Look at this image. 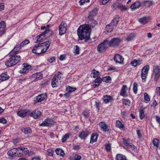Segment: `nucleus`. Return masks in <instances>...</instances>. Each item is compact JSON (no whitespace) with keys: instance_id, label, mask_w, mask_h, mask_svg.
I'll return each instance as SVG.
<instances>
[{"instance_id":"9","label":"nucleus","mask_w":160,"mask_h":160,"mask_svg":"<svg viewBox=\"0 0 160 160\" xmlns=\"http://www.w3.org/2000/svg\"><path fill=\"white\" fill-rule=\"evenodd\" d=\"M149 69V66L147 65L145 66L142 69L141 76L143 82H145L146 81V78Z\"/></svg>"},{"instance_id":"26","label":"nucleus","mask_w":160,"mask_h":160,"mask_svg":"<svg viewBox=\"0 0 160 160\" xmlns=\"http://www.w3.org/2000/svg\"><path fill=\"white\" fill-rule=\"evenodd\" d=\"M9 78V77L7 72L2 73L0 75V80L2 81L7 80Z\"/></svg>"},{"instance_id":"6","label":"nucleus","mask_w":160,"mask_h":160,"mask_svg":"<svg viewBox=\"0 0 160 160\" xmlns=\"http://www.w3.org/2000/svg\"><path fill=\"white\" fill-rule=\"evenodd\" d=\"M107 42V39H106L102 42L99 44L97 48L98 51L101 53L105 52L108 47H109Z\"/></svg>"},{"instance_id":"20","label":"nucleus","mask_w":160,"mask_h":160,"mask_svg":"<svg viewBox=\"0 0 160 160\" xmlns=\"http://www.w3.org/2000/svg\"><path fill=\"white\" fill-rule=\"evenodd\" d=\"M142 5H143L142 3L139 1H136L131 5L130 8L132 9H134L139 8Z\"/></svg>"},{"instance_id":"49","label":"nucleus","mask_w":160,"mask_h":160,"mask_svg":"<svg viewBox=\"0 0 160 160\" xmlns=\"http://www.w3.org/2000/svg\"><path fill=\"white\" fill-rule=\"evenodd\" d=\"M42 36H45L44 35L42 34V33L37 37V41L38 42H42V40L43 39V38L42 37Z\"/></svg>"},{"instance_id":"61","label":"nucleus","mask_w":160,"mask_h":160,"mask_svg":"<svg viewBox=\"0 0 160 160\" xmlns=\"http://www.w3.org/2000/svg\"><path fill=\"white\" fill-rule=\"evenodd\" d=\"M89 2V0H80L79 1V3L81 5L84 4L85 2Z\"/></svg>"},{"instance_id":"31","label":"nucleus","mask_w":160,"mask_h":160,"mask_svg":"<svg viewBox=\"0 0 160 160\" xmlns=\"http://www.w3.org/2000/svg\"><path fill=\"white\" fill-rule=\"evenodd\" d=\"M55 152L58 155L62 157H63L65 154L64 151L59 148H57L55 150Z\"/></svg>"},{"instance_id":"13","label":"nucleus","mask_w":160,"mask_h":160,"mask_svg":"<svg viewBox=\"0 0 160 160\" xmlns=\"http://www.w3.org/2000/svg\"><path fill=\"white\" fill-rule=\"evenodd\" d=\"M30 114V111L27 109L22 110L17 112L18 115L22 118H24Z\"/></svg>"},{"instance_id":"23","label":"nucleus","mask_w":160,"mask_h":160,"mask_svg":"<svg viewBox=\"0 0 160 160\" xmlns=\"http://www.w3.org/2000/svg\"><path fill=\"white\" fill-rule=\"evenodd\" d=\"M119 18V17L118 15H115L110 23V25H113L114 27L116 26L118 22Z\"/></svg>"},{"instance_id":"57","label":"nucleus","mask_w":160,"mask_h":160,"mask_svg":"<svg viewBox=\"0 0 160 160\" xmlns=\"http://www.w3.org/2000/svg\"><path fill=\"white\" fill-rule=\"evenodd\" d=\"M76 48L75 50H74V53H75L76 54H78L79 53V48L78 46V45H76L75 46Z\"/></svg>"},{"instance_id":"60","label":"nucleus","mask_w":160,"mask_h":160,"mask_svg":"<svg viewBox=\"0 0 160 160\" xmlns=\"http://www.w3.org/2000/svg\"><path fill=\"white\" fill-rule=\"evenodd\" d=\"M97 22L95 20H93L92 21V22L90 24L91 27L92 28H93L96 25H97Z\"/></svg>"},{"instance_id":"10","label":"nucleus","mask_w":160,"mask_h":160,"mask_svg":"<svg viewBox=\"0 0 160 160\" xmlns=\"http://www.w3.org/2000/svg\"><path fill=\"white\" fill-rule=\"evenodd\" d=\"M43 77V75L40 72L36 73L33 74L29 78V79L32 82H34L41 79Z\"/></svg>"},{"instance_id":"4","label":"nucleus","mask_w":160,"mask_h":160,"mask_svg":"<svg viewBox=\"0 0 160 160\" xmlns=\"http://www.w3.org/2000/svg\"><path fill=\"white\" fill-rule=\"evenodd\" d=\"M107 42L109 47L116 48L119 46L121 40L119 38H115L112 39L110 41L107 39Z\"/></svg>"},{"instance_id":"39","label":"nucleus","mask_w":160,"mask_h":160,"mask_svg":"<svg viewBox=\"0 0 160 160\" xmlns=\"http://www.w3.org/2000/svg\"><path fill=\"white\" fill-rule=\"evenodd\" d=\"M81 158V156L80 155H75L73 157L70 158V160H80Z\"/></svg>"},{"instance_id":"15","label":"nucleus","mask_w":160,"mask_h":160,"mask_svg":"<svg viewBox=\"0 0 160 160\" xmlns=\"http://www.w3.org/2000/svg\"><path fill=\"white\" fill-rule=\"evenodd\" d=\"M101 130L104 132H107L109 131V127L105 123L102 122L98 124Z\"/></svg>"},{"instance_id":"30","label":"nucleus","mask_w":160,"mask_h":160,"mask_svg":"<svg viewBox=\"0 0 160 160\" xmlns=\"http://www.w3.org/2000/svg\"><path fill=\"white\" fill-rule=\"evenodd\" d=\"M116 160H127L125 156L120 154L116 155Z\"/></svg>"},{"instance_id":"55","label":"nucleus","mask_w":160,"mask_h":160,"mask_svg":"<svg viewBox=\"0 0 160 160\" xmlns=\"http://www.w3.org/2000/svg\"><path fill=\"white\" fill-rule=\"evenodd\" d=\"M123 143L126 148H127L130 143L129 142V141L126 139L123 140Z\"/></svg>"},{"instance_id":"36","label":"nucleus","mask_w":160,"mask_h":160,"mask_svg":"<svg viewBox=\"0 0 160 160\" xmlns=\"http://www.w3.org/2000/svg\"><path fill=\"white\" fill-rule=\"evenodd\" d=\"M23 68L26 70V72H28V71L31 70L32 69L31 66L27 63H24L23 64Z\"/></svg>"},{"instance_id":"37","label":"nucleus","mask_w":160,"mask_h":160,"mask_svg":"<svg viewBox=\"0 0 160 160\" xmlns=\"http://www.w3.org/2000/svg\"><path fill=\"white\" fill-rule=\"evenodd\" d=\"M129 151H135L136 148V147L132 143H130L128 146L127 148Z\"/></svg>"},{"instance_id":"25","label":"nucleus","mask_w":160,"mask_h":160,"mask_svg":"<svg viewBox=\"0 0 160 160\" xmlns=\"http://www.w3.org/2000/svg\"><path fill=\"white\" fill-rule=\"evenodd\" d=\"M150 20L149 17H143L140 18L138 21L141 23L144 24L147 23Z\"/></svg>"},{"instance_id":"62","label":"nucleus","mask_w":160,"mask_h":160,"mask_svg":"<svg viewBox=\"0 0 160 160\" xmlns=\"http://www.w3.org/2000/svg\"><path fill=\"white\" fill-rule=\"evenodd\" d=\"M0 122L5 124L7 122V120L4 118H2L0 119Z\"/></svg>"},{"instance_id":"48","label":"nucleus","mask_w":160,"mask_h":160,"mask_svg":"<svg viewBox=\"0 0 160 160\" xmlns=\"http://www.w3.org/2000/svg\"><path fill=\"white\" fill-rule=\"evenodd\" d=\"M83 115L84 118L87 119L89 116V112L88 111H84L83 112Z\"/></svg>"},{"instance_id":"58","label":"nucleus","mask_w":160,"mask_h":160,"mask_svg":"<svg viewBox=\"0 0 160 160\" xmlns=\"http://www.w3.org/2000/svg\"><path fill=\"white\" fill-rule=\"evenodd\" d=\"M97 13V10L96 9H94L90 12V15L92 16H93L95 15Z\"/></svg>"},{"instance_id":"59","label":"nucleus","mask_w":160,"mask_h":160,"mask_svg":"<svg viewBox=\"0 0 160 160\" xmlns=\"http://www.w3.org/2000/svg\"><path fill=\"white\" fill-rule=\"evenodd\" d=\"M123 103L125 105H129L130 103V102L129 100L126 99L123 102Z\"/></svg>"},{"instance_id":"7","label":"nucleus","mask_w":160,"mask_h":160,"mask_svg":"<svg viewBox=\"0 0 160 160\" xmlns=\"http://www.w3.org/2000/svg\"><path fill=\"white\" fill-rule=\"evenodd\" d=\"M152 77L154 81H157L160 76V68L158 66H156L153 68Z\"/></svg>"},{"instance_id":"38","label":"nucleus","mask_w":160,"mask_h":160,"mask_svg":"<svg viewBox=\"0 0 160 160\" xmlns=\"http://www.w3.org/2000/svg\"><path fill=\"white\" fill-rule=\"evenodd\" d=\"M116 126L120 129H122L124 127V125L122 123L118 120H117L116 122Z\"/></svg>"},{"instance_id":"33","label":"nucleus","mask_w":160,"mask_h":160,"mask_svg":"<svg viewBox=\"0 0 160 160\" xmlns=\"http://www.w3.org/2000/svg\"><path fill=\"white\" fill-rule=\"evenodd\" d=\"M136 34L134 33H131L126 38V40L128 41H130L133 40L136 37Z\"/></svg>"},{"instance_id":"46","label":"nucleus","mask_w":160,"mask_h":160,"mask_svg":"<svg viewBox=\"0 0 160 160\" xmlns=\"http://www.w3.org/2000/svg\"><path fill=\"white\" fill-rule=\"evenodd\" d=\"M102 79V81L106 82H109L111 80V78L109 76L104 77Z\"/></svg>"},{"instance_id":"2","label":"nucleus","mask_w":160,"mask_h":160,"mask_svg":"<svg viewBox=\"0 0 160 160\" xmlns=\"http://www.w3.org/2000/svg\"><path fill=\"white\" fill-rule=\"evenodd\" d=\"M51 42L47 41L41 43H39L37 46H34L32 50V52L37 54H40L45 52L49 47Z\"/></svg>"},{"instance_id":"11","label":"nucleus","mask_w":160,"mask_h":160,"mask_svg":"<svg viewBox=\"0 0 160 160\" xmlns=\"http://www.w3.org/2000/svg\"><path fill=\"white\" fill-rule=\"evenodd\" d=\"M67 24L64 22H62L59 26V34L60 35L65 34L66 31Z\"/></svg>"},{"instance_id":"14","label":"nucleus","mask_w":160,"mask_h":160,"mask_svg":"<svg viewBox=\"0 0 160 160\" xmlns=\"http://www.w3.org/2000/svg\"><path fill=\"white\" fill-rule=\"evenodd\" d=\"M47 97L46 94L43 93L38 95L36 97L34 100V101L36 102H40L45 99Z\"/></svg>"},{"instance_id":"17","label":"nucleus","mask_w":160,"mask_h":160,"mask_svg":"<svg viewBox=\"0 0 160 160\" xmlns=\"http://www.w3.org/2000/svg\"><path fill=\"white\" fill-rule=\"evenodd\" d=\"M114 61L116 63H121L123 60L122 57L118 54L115 55L113 58Z\"/></svg>"},{"instance_id":"5","label":"nucleus","mask_w":160,"mask_h":160,"mask_svg":"<svg viewBox=\"0 0 160 160\" xmlns=\"http://www.w3.org/2000/svg\"><path fill=\"white\" fill-rule=\"evenodd\" d=\"M61 73L59 72L57 75H55L52 79V87H57L60 84L61 76H60Z\"/></svg>"},{"instance_id":"16","label":"nucleus","mask_w":160,"mask_h":160,"mask_svg":"<svg viewBox=\"0 0 160 160\" xmlns=\"http://www.w3.org/2000/svg\"><path fill=\"white\" fill-rule=\"evenodd\" d=\"M89 134V132L88 130H82L80 133L78 137L82 139H85Z\"/></svg>"},{"instance_id":"54","label":"nucleus","mask_w":160,"mask_h":160,"mask_svg":"<svg viewBox=\"0 0 160 160\" xmlns=\"http://www.w3.org/2000/svg\"><path fill=\"white\" fill-rule=\"evenodd\" d=\"M17 156L18 157H21L24 154H24V152L22 151H20L18 149V152H17Z\"/></svg>"},{"instance_id":"27","label":"nucleus","mask_w":160,"mask_h":160,"mask_svg":"<svg viewBox=\"0 0 160 160\" xmlns=\"http://www.w3.org/2000/svg\"><path fill=\"white\" fill-rule=\"evenodd\" d=\"M127 90V87L126 85H123L121 88L120 92V95L124 97L127 96L126 90Z\"/></svg>"},{"instance_id":"56","label":"nucleus","mask_w":160,"mask_h":160,"mask_svg":"<svg viewBox=\"0 0 160 160\" xmlns=\"http://www.w3.org/2000/svg\"><path fill=\"white\" fill-rule=\"evenodd\" d=\"M67 91L69 92H72L75 91L76 90L75 88H72L70 86L67 88Z\"/></svg>"},{"instance_id":"50","label":"nucleus","mask_w":160,"mask_h":160,"mask_svg":"<svg viewBox=\"0 0 160 160\" xmlns=\"http://www.w3.org/2000/svg\"><path fill=\"white\" fill-rule=\"evenodd\" d=\"M69 137V134L68 133L66 134L63 136L62 138V142H65L67 139Z\"/></svg>"},{"instance_id":"64","label":"nucleus","mask_w":160,"mask_h":160,"mask_svg":"<svg viewBox=\"0 0 160 160\" xmlns=\"http://www.w3.org/2000/svg\"><path fill=\"white\" fill-rule=\"evenodd\" d=\"M155 118L157 122L159 124V125L160 126V117L156 116Z\"/></svg>"},{"instance_id":"28","label":"nucleus","mask_w":160,"mask_h":160,"mask_svg":"<svg viewBox=\"0 0 160 160\" xmlns=\"http://www.w3.org/2000/svg\"><path fill=\"white\" fill-rule=\"evenodd\" d=\"M22 131L25 134L29 135L32 132V130L29 127H25L22 129Z\"/></svg>"},{"instance_id":"32","label":"nucleus","mask_w":160,"mask_h":160,"mask_svg":"<svg viewBox=\"0 0 160 160\" xmlns=\"http://www.w3.org/2000/svg\"><path fill=\"white\" fill-rule=\"evenodd\" d=\"M53 33L52 31L50 29H46V30L42 33V34L46 36V34H48V36L52 35Z\"/></svg>"},{"instance_id":"53","label":"nucleus","mask_w":160,"mask_h":160,"mask_svg":"<svg viewBox=\"0 0 160 160\" xmlns=\"http://www.w3.org/2000/svg\"><path fill=\"white\" fill-rule=\"evenodd\" d=\"M106 150L108 151H110L111 150L110 144L109 143L106 144L105 145Z\"/></svg>"},{"instance_id":"47","label":"nucleus","mask_w":160,"mask_h":160,"mask_svg":"<svg viewBox=\"0 0 160 160\" xmlns=\"http://www.w3.org/2000/svg\"><path fill=\"white\" fill-rule=\"evenodd\" d=\"M102 81V78H100L99 77H98L94 81V82L95 83H98L100 85Z\"/></svg>"},{"instance_id":"21","label":"nucleus","mask_w":160,"mask_h":160,"mask_svg":"<svg viewBox=\"0 0 160 160\" xmlns=\"http://www.w3.org/2000/svg\"><path fill=\"white\" fill-rule=\"evenodd\" d=\"M103 100L104 102L108 103L109 102H111L113 99L112 97L110 95H106L103 96Z\"/></svg>"},{"instance_id":"51","label":"nucleus","mask_w":160,"mask_h":160,"mask_svg":"<svg viewBox=\"0 0 160 160\" xmlns=\"http://www.w3.org/2000/svg\"><path fill=\"white\" fill-rule=\"evenodd\" d=\"M47 154L48 156H53V151L50 148L48 149L47 150Z\"/></svg>"},{"instance_id":"18","label":"nucleus","mask_w":160,"mask_h":160,"mask_svg":"<svg viewBox=\"0 0 160 160\" xmlns=\"http://www.w3.org/2000/svg\"><path fill=\"white\" fill-rule=\"evenodd\" d=\"M17 148H14L8 151L7 152V154L12 157L17 156Z\"/></svg>"},{"instance_id":"63","label":"nucleus","mask_w":160,"mask_h":160,"mask_svg":"<svg viewBox=\"0 0 160 160\" xmlns=\"http://www.w3.org/2000/svg\"><path fill=\"white\" fill-rule=\"evenodd\" d=\"M55 60V57H52L49 58L48 59V61L50 62H52Z\"/></svg>"},{"instance_id":"22","label":"nucleus","mask_w":160,"mask_h":160,"mask_svg":"<svg viewBox=\"0 0 160 160\" xmlns=\"http://www.w3.org/2000/svg\"><path fill=\"white\" fill-rule=\"evenodd\" d=\"M41 112L39 111L35 110L33 111L30 114L31 117H33L34 118L36 119L41 115Z\"/></svg>"},{"instance_id":"8","label":"nucleus","mask_w":160,"mask_h":160,"mask_svg":"<svg viewBox=\"0 0 160 160\" xmlns=\"http://www.w3.org/2000/svg\"><path fill=\"white\" fill-rule=\"evenodd\" d=\"M29 42L30 41L28 40L25 39L20 43L17 44L13 49V51H15L16 53H17L22 48Z\"/></svg>"},{"instance_id":"34","label":"nucleus","mask_w":160,"mask_h":160,"mask_svg":"<svg viewBox=\"0 0 160 160\" xmlns=\"http://www.w3.org/2000/svg\"><path fill=\"white\" fill-rule=\"evenodd\" d=\"M114 26L110 25V23L106 26L105 29L108 32H111L114 28Z\"/></svg>"},{"instance_id":"43","label":"nucleus","mask_w":160,"mask_h":160,"mask_svg":"<svg viewBox=\"0 0 160 160\" xmlns=\"http://www.w3.org/2000/svg\"><path fill=\"white\" fill-rule=\"evenodd\" d=\"M17 149L20 151H23L24 154H27L28 152V150L27 148H25L23 147H20L18 148Z\"/></svg>"},{"instance_id":"35","label":"nucleus","mask_w":160,"mask_h":160,"mask_svg":"<svg viewBox=\"0 0 160 160\" xmlns=\"http://www.w3.org/2000/svg\"><path fill=\"white\" fill-rule=\"evenodd\" d=\"M99 72L98 71L93 69L91 73V76L93 78H97L99 75Z\"/></svg>"},{"instance_id":"1","label":"nucleus","mask_w":160,"mask_h":160,"mask_svg":"<svg viewBox=\"0 0 160 160\" xmlns=\"http://www.w3.org/2000/svg\"><path fill=\"white\" fill-rule=\"evenodd\" d=\"M90 27L88 25L83 24L80 26L77 30V34L80 40H85L87 42L90 38Z\"/></svg>"},{"instance_id":"52","label":"nucleus","mask_w":160,"mask_h":160,"mask_svg":"<svg viewBox=\"0 0 160 160\" xmlns=\"http://www.w3.org/2000/svg\"><path fill=\"white\" fill-rule=\"evenodd\" d=\"M119 8L122 11H126L128 9L127 7L122 5L120 6Z\"/></svg>"},{"instance_id":"19","label":"nucleus","mask_w":160,"mask_h":160,"mask_svg":"<svg viewBox=\"0 0 160 160\" xmlns=\"http://www.w3.org/2000/svg\"><path fill=\"white\" fill-rule=\"evenodd\" d=\"M6 27L5 22L3 21L0 22V36L4 33Z\"/></svg>"},{"instance_id":"42","label":"nucleus","mask_w":160,"mask_h":160,"mask_svg":"<svg viewBox=\"0 0 160 160\" xmlns=\"http://www.w3.org/2000/svg\"><path fill=\"white\" fill-rule=\"evenodd\" d=\"M144 110L140 109L139 110V117L141 119H142L145 117Z\"/></svg>"},{"instance_id":"24","label":"nucleus","mask_w":160,"mask_h":160,"mask_svg":"<svg viewBox=\"0 0 160 160\" xmlns=\"http://www.w3.org/2000/svg\"><path fill=\"white\" fill-rule=\"evenodd\" d=\"M98 135L96 133H93L92 134L90 138V143H93L97 140Z\"/></svg>"},{"instance_id":"44","label":"nucleus","mask_w":160,"mask_h":160,"mask_svg":"<svg viewBox=\"0 0 160 160\" xmlns=\"http://www.w3.org/2000/svg\"><path fill=\"white\" fill-rule=\"evenodd\" d=\"M138 85L136 82H134L133 84V91L134 93L136 94L137 93L138 90Z\"/></svg>"},{"instance_id":"12","label":"nucleus","mask_w":160,"mask_h":160,"mask_svg":"<svg viewBox=\"0 0 160 160\" xmlns=\"http://www.w3.org/2000/svg\"><path fill=\"white\" fill-rule=\"evenodd\" d=\"M54 124L53 121L51 118H47L42 123L40 124V126L43 127H51Z\"/></svg>"},{"instance_id":"3","label":"nucleus","mask_w":160,"mask_h":160,"mask_svg":"<svg viewBox=\"0 0 160 160\" xmlns=\"http://www.w3.org/2000/svg\"><path fill=\"white\" fill-rule=\"evenodd\" d=\"M17 53L13 51V49L11 52L9 54L10 58L5 62L6 66L8 67H11L15 65L20 61V56L16 55Z\"/></svg>"},{"instance_id":"41","label":"nucleus","mask_w":160,"mask_h":160,"mask_svg":"<svg viewBox=\"0 0 160 160\" xmlns=\"http://www.w3.org/2000/svg\"><path fill=\"white\" fill-rule=\"evenodd\" d=\"M144 100L146 103H148L150 101V97L146 92L144 93Z\"/></svg>"},{"instance_id":"29","label":"nucleus","mask_w":160,"mask_h":160,"mask_svg":"<svg viewBox=\"0 0 160 160\" xmlns=\"http://www.w3.org/2000/svg\"><path fill=\"white\" fill-rule=\"evenodd\" d=\"M141 61L140 59L136 60L134 59L131 63V64L134 67L137 66L138 65H139L141 63Z\"/></svg>"},{"instance_id":"40","label":"nucleus","mask_w":160,"mask_h":160,"mask_svg":"<svg viewBox=\"0 0 160 160\" xmlns=\"http://www.w3.org/2000/svg\"><path fill=\"white\" fill-rule=\"evenodd\" d=\"M153 144L154 146L157 148L158 147L159 144V140L157 138H154L152 141Z\"/></svg>"},{"instance_id":"45","label":"nucleus","mask_w":160,"mask_h":160,"mask_svg":"<svg viewBox=\"0 0 160 160\" xmlns=\"http://www.w3.org/2000/svg\"><path fill=\"white\" fill-rule=\"evenodd\" d=\"M142 3L143 5H144V4H145V5H147L148 7H150L153 4V1H146L142 2Z\"/></svg>"}]
</instances>
